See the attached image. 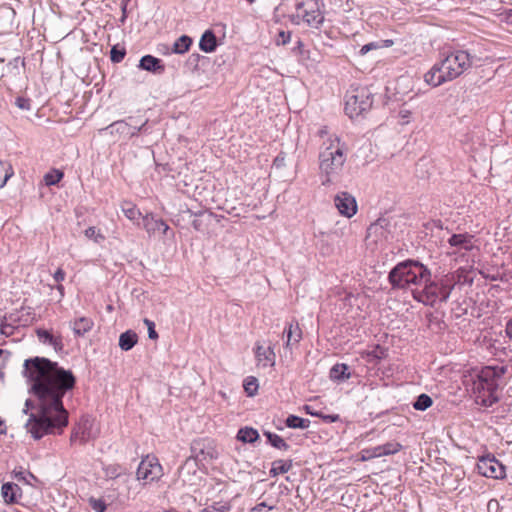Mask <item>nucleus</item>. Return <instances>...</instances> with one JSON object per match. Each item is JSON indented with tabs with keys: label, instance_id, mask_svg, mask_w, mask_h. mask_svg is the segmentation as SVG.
I'll list each match as a JSON object with an SVG mask.
<instances>
[{
	"label": "nucleus",
	"instance_id": "obj_1",
	"mask_svg": "<svg viewBox=\"0 0 512 512\" xmlns=\"http://www.w3.org/2000/svg\"><path fill=\"white\" fill-rule=\"evenodd\" d=\"M24 375L31 383V393L36 397V403L27 399L23 409L25 414L29 409H35L25 423L27 433L35 440L48 434L62 433L68 425V411L63 405V397L74 389L76 377L72 371L43 357L26 359Z\"/></svg>",
	"mask_w": 512,
	"mask_h": 512
},
{
	"label": "nucleus",
	"instance_id": "obj_2",
	"mask_svg": "<svg viewBox=\"0 0 512 512\" xmlns=\"http://www.w3.org/2000/svg\"><path fill=\"white\" fill-rule=\"evenodd\" d=\"M506 368L503 366H486L472 380V392L477 404L491 407L499 400V388Z\"/></svg>",
	"mask_w": 512,
	"mask_h": 512
},
{
	"label": "nucleus",
	"instance_id": "obj_3",
	"mask_svg": "<svg viewBox=\"0 0 512 512\" xmlns=\"http://www.w3.org/2000/svg\"><path fill=\"white\" fill-rule=\"evenodd\" d=\"M346 146L337 136L323 143L319 154V170L323 185L336 182L346 162Z\"/></svg>",
	"mask_w": 512,
	"mask_h": 512
},
{
	"label": "nucleus",
	"instance_id": "obj_4",
	"mask_svg": "<svg viewBox=\"0 0 512 512\" xmlns=\"http://www.w3.org/2000/svg\"><path fill=\"white\" fill-rule=\"evenodd\" d=\"M431 278L430 270L417 260H405L398 263L388 275L392 287L419 291L423 283Z\"/></svg>",
	"mask_w": 512,
	"mask_h": 512
},
{
	"label": "nucleus",
	"instance_id": "obj_5",
	"mask_svg": "<svg viewBox=\"0 0 512 512\" xmlns=\"http://www.w3.org/2000/svg\"><path fill=\"white\" fill-rule=\"evenodd\" d=\"M455 281L452 276L446 275L438 281H432L431 278L423 283L422 289L414 291V298L425 305L433 306L436 302H446L452 290Z\"/></svg>",
	"mask_w": 512,
	"mask_h": 512
},
{
	"label": "nucleus",
	"instance_id": "obj_6",
	"mask_svg": "<svg viewBox=\"0 0 512 512\" xmlns=\"http://www.w3.org/2000/svg\"><path fill=\"white\" fill-rule=\"evenodd\" d=\"M439 55V63L449 81L458 78L471 66V59L466 51H441Z\"/></svg>",
	"mask_w": 512,
	"mask_h": 512
},
{
	"label": "nucleus",
	"instance_id": "obj_7",
	"mask_svg": "<svg viewBox=\"0 0 512 512\" xmlns=\"http://www.w3.org/2000/svg\"><path fill=\"white\" fill-rule=\"evenodd\" d=\"M372 104L373 96L367 87L353 88L346 95L345 112L353 119L369 111Z\"/></svg>",
	"mask_w": 512,
	"mask_h": 512
},
{
	"label": "nucleus",
	"instance_id": "obj_8",
	"mask_svg": "<svg viewBox=\"0 0 512 512\" xmlns=\"http://www.w3.org/2000/svg\"><path fill=\"white\" fill-rule=\"evenodd\" d=\"M295 7L297 16L312 28H318L324 20L319 0H297Z\"/></svg>",
	"mask_w": 512,
	"mask_h": 512
},
{
	"label": "nucleus",
	"instance_id": "obj_9",
	"mask_svg": "<svg viewBox=\"0 0 512 512\" xmlns=\"http://www.w3.org/2000/svg\"><path fill=\"white\" fill-rule=\"evenodd\" d=\"M162 476L163 469L156 456L146 455L142 458L136 472L137 480H143L146 484L158 481Z\"/></svg>",
	"mask_w": 512,
	"mask_h": 512
},
{
	"label": "nucleus",
	"instance_id": "obj_10",
	"mask_svg": "<svg viewBox=\"0 0 512 512\" xmlns=\"http://www.w3.org/2000/svg\"><path fill=\"white\" fill-rule=\"evenodd\" d=\"M142 227L150 238L169 237L173 239L175 236L169 225L152 212L146 213L142 217Z\"/></svg>",
	"mask_w": 512,
	"mask_h": 512
},
{
	"label": "nucleus",
	"instance_id": "obj_11",
	"mask_svg": "<svg viewBox=\"0 0 512 512\" xmlns=\"http://www.w3.org/2000/svg\"><path fill=\"white\" fill-rule=\"evenodd\" d=\"M98 430L94 428V421L89 417H82L73 428L70 436L71 444L84 445L97 437Z\"/></svg>",
	"mask_w": 512,
	"mask_h": 512
},
{
	"label": "nucleus",
	"instance_id": "obj_12",
	"mask_svg": "<svg viewBox=\"0 0 512 512\" xmlns=\"http://www.w3.org/2000/svg\"><path fill=\"white\" fill-rule=\"evenodd\" d=\"M479 474L493 479H502L505 477V466L501 464L494 456H483L477 462Z\"/></svg>",
	"mask_w": 512,
	"mask_h": 512
},
{
	"label": "nucleus",
	"instance_id": "obj_13",
	"mask_svg": "<svg viewBox=\"0 0 512 512\" xmlns=\"http://www.w3.org/2000/svg\"><path fill=\"white\" fill-rule=\"evenodd\" d=\"M334 203L339 213L347 218H351L357 212L356 200L347 192L338 193L334 198Z\"/></svg>",
	"mask_w": 512,
	"mask_h": 512
},
{
	"label": "nucleus",
	"instance_id": "obj_14",
	"mask_svg": "<svg viewBox=\"0 0 512 512\" xmlns=\"http://www.w3.org/2000/svg\"><path fill=\"white\" fill-rule=\"evenodd\" d=\"M147 121H144L140 125H133L131 123L126 122L125 120L115 121L106 127V130H109L111 134H119L126 137L136 136L146 125Z\"/></svg>",
	"mask_w": 512,
	"mask_h": 512
},
{
	"label": "nucleus",
	"instance_id": "obj_15",
	"mask_svg": "<svg viewBox=\"0 0 512 512\" xmlns=\"http://www.w3.org/2000/svg\"><path fill=\"white\" fill-rule=\"evenodd\" d=\"M424 82L433 87H439L446 82H450L447 78L443 68L439 61L436 62L423 76Z\"/></svg>",
	"mask_w": 512,
	"mask_h": 512
},
{
	"label": "nucleus",
	"instance_id": "obj_16",
	"mask_svg": "<svg viewBox=\"0 0 512 512\" xmlns=\"http://www.w3.org/2000/svg\"><path fill=\"white\" fill-rule=\"evenodd\" d=\"M138 68L154 75H162L165 72L163 61L149 54L141 57Z\"/></svg>",
	"mask_w": 512,
	"mask_h": 512
},
{
	"label": "nucleus",
	"instance_id": "obj_17",
	"mask_svg": "<svg viewBox=\"0 0 512 512\" xmlns=\"http://www.w3.org/2000/svg\"><path fill=\"white\" fill-rule=\"evenodd\" d=\"M255 357L258 366L266 368L275 365L276 355L272 346L264 347L257 343L255 346Z\"/></svg>",
	"mask_w": 512,
	"mask_h": 512
},
{
	"label": "nucleus",
	"instance_id": "obj_18",
	"mask_svg": "<svg viewBox=\"0 0 512 512\" xmlns=\"http://www.w3.org/2000/svg\"><path fill=\"white\" fill-rule=\"evenodd\" d=\"M448 244L457 251H471L475 247L474 236L468 233L453 234L448 239Z\"/></svg>",
	"mask_w": 512,
	"mask_h": 512
},
{
	"label": "nucleus",
	"instance_id": "obj_19",
	"mask_svg": "<svg viewBox=\"0 0 512 512\" xmlns=\"http://www.w3.org/2000/svg\"><path fill=\"white\" fill-rule=\"evenodd\" d=\"M283 335L287 340L285 348H290L292 345L297 344L302 339V330L297 321H292L284 328Z\"/></svg>",
	"mask_w": 512,
	"mask_h": 512
},
{
	"label": "nucleus",
	"instance_id": "obj_20",
	"mask_svg": "<svg viewBox=\"0 0 512 512\" xmlns=\"http://www.w3.org/2000/svg\"><path fill=\"white\" fill-rule=\"evenodd\" d=\"M94 323L92 319L87 317H80L78 319H75L73 322L70 323V326L76 336H84L86 333H88Z\"/></svg>",
	"mask_w": 512,
	"mask_h": 512
},
{
	"label": "nucleus",
	"instance_id": "obj_21",
	"mask_svg": "<svg viewBox=\"0 0 512 512\" xmlns=\"http://www.w3.org/2000/svg\"><path fill=\"white\" fill-rule=\"evenodd\" d=\"M1 493L5 502L16 503L21 496V489L17 484L8 482L2 485Z\"/></svg>",
	"mask_w": 512,
	"mask_h": 512
},
{
	"label": "nucleus",
	"instance_id": "obj_22",
	"mask_svg": "<svg viewBox=\"0 0 512 512\" xmlns=\"http://www.w3.org/2000/svg\"><path fill=\"white\" fill-rule=\"evenodd\" d=\"M37 336L39 340L43 343H48L53 346V348L58 351L63 347L62 338L60 336H54L49 331L44 329L37 330Z\"/></svg>",
	"mask_w": 512,
	"mask_h": 512
},
{
	"label": "nucleus",
	"instance_id": "obj_23",
	"mask_svg": "<svg viewBox=\"0 0 512 512\" xmlns=\"http://www.w3.org/2000/svg\"><path fill=\"white\" fill-rule=\"evenodd\" d=\"M137 341V334L132 330H128L120 335L119 347L124 351H129L135 346Z\"/></svg>",
	"mask_w": 512,
	"mask_h": 512
},
{
	"label": "nucleus",
	"instance_id": "obj_24",
	"mask_svg": "<svg viewBox=\"0 0 512 512\" xmlns=\"http://www.w3.org/2000/svg\"><path fill=\"white\" fill-rule=\"evenodd\" d=\"M258 438V431L252 427L241 428L237 433V440L243 443H254Z\"/></svg>",
	"mask_w": 512,
	"mask_h": 512
},
{
	"label": "nucleus",
	"instance_id": "obj_25",
	"mask_svg": "<svg viewBox=\"0 0 512 512\" xmlns=\"http://www.w3.org/2000/svg\"><path fill=\"white\" fill-rule=\"evenodd\" d=\"M121 210L124 215L131 221L138 220L142 218L144 215L140 212V210L130 201H123L121 204Z\"/></svg>",
	"mask_w": 512,
	"mask_h": 512
},
{
	"label": "nucleus",
	"instance_id": "obj_26",
	"mask_svg": "<svg viewBox=\"0 0 512 512\" xmlns=\"http://www.w3.org/2000/svg\"><path fill=\"white\" fill-rule=\"evenodd\" d=\"M218 45L215 34H202L199 47L204 52H213Z\"/></svg>",
	"mask_w": 512,
	"mask_h": 512
},
{
	"label": "nucleus",
	"instance_id": "obj_27",
	"mask_svg": "<svg viewBox=\"0 0 512 512\" xmlns=\"http://www.w3.org/2000/svg\"><path fill=\"white\" fill-rule=\"evenodd\" d=\"M264 436H266L269 444L276 449L286 451L290 447L281 436L275 433H272L270 431H264Z\"/></svg>",
	"mask_w": 512,
	"mask_h": 512
},
{
	"label": "nucleus",
	"instance_id": "obj_28",
	"mask_svg": "<svg viewBox=\"0 0 512 512\" xmlns=\"http://www.w3.org/2000/svg\"><path fill=\"white\" fill-rule=\"evenodd\" d=\"M292 468L291 460H275L272 463V467L270 469V475L277 476L279 474L287 473Z\"/></svg>",
	"mask_w": 512,
	"mask_h": 512
},
{
	"label": "nucleus",
	"instance_id": "obj_29",
	"mask_svg": "<svg viewBox=\"0 0 512 512\" xmlns=\"http://www.w3.org/2000/svg\"><path fill=\"white\" fill-rule=\"evenodd\" d=\"M348 365L346 364H335L330 370V378L333 380H344L350 377Z\"/></svg>",
	"mask_w": 512,
	"mask_h": 512
},
{
	"label": "nucleus",
	"instance_id": "obj_30",
	"mask_svg": "<svg viewBox=\"0 0 512 512\" xmlns=\"http://www.w3.org/2000/svg\"><path fill=\"white\" fill-rule=\"evenodd\" d=\"M285 424L287 427L293 429H307L310 425V420L296 415H289L285 420Z\"/></svg>",
	"mask_w": 512,
	"mask_h": 512
},
{
	"label": "nucleus",
	"instance_id": "obj_31",
	"mask_svg": "<svg viewBox=\"0 0 512 512\" xmlns=\"http://www.w3.org/2000/svg\"><path fill=\"white\" fill-rule=\"evenodd\" d=\"M191 44L192 39L188 37L186 34H183L174 42L172 51L176 54H183L186 51H188Z\"/></svg>",
	"mask_w": 512,
	"mask_h": 512
},
{
	"label": "nucleus",
	"instance_id": "obj_32",
	"mask_svg": "<svg viewBox=\"0 0 512 512\" xmlns=\"http://www.w3.org/2000/svg\"><path fill=\"white\" fill-rule=\"evenodd\" d=\"M3 173V179L0 180V189H2L7 181L14 175V169L11 163L0 160V175Z\"/></svg>",
	"mask_w": 512,
	"mask_h": 512
},
{
	"label": "nucleus",
	"instance_id": "obj_33",
	"mask_svg": "<svg viewBox=\"0 0 512 512\" xmlns=\"http://www.w3.org/2000/svg\"><path fill=\"white\" fill-rule=\"evenodd\" d=\"M433 404L432 398L427 394H421L417 397L416 401L413 403V407L419 411H425Z\"/></svg>",
	"mask_w": 512,
	"mask_h": 512
},
{
	"label": "nucleus",
	"instance_id": "obj_34",
	"mask_svg": "<svg viewBox=\"0 0 512 512\" xmlns=\"http://www.w3.org/2000/svg\"><path fill=\"white\" fill-rule=\"evenodd\" d=\"M244 390L248 396L256 395L258 391V380L253 376H249L244 380Z\"/></svg>",
	"mask_w": 512,
	"mask_h": 512
},
{
	"label": "nucleus",
	"instance_id": "obj_35",
	"mask_svg": "<svg viewBox=\"0 0 512 512\" xmlns=\"http://www.w3.org/2000/svg\"><path fill=\"white\" fill-rule=\"evenodd\" d=\"M64 174L60 170H52L51 172L45 174L44 181L47 186L56 185L63 178Z\"/></svg>",
	"mask_w": 512,
	"mask_h": 512
},
{
	"label": "nucleus",
	"instance_id": "obj_36",
	"mask_svg": "<svg viewBox=\"0 0 512 512\" xmlns=\"http://www.w3.org/2000/svg\"><path fill=\"white\" fill-rule=\"evenodd\" d=\"M85 236L89 239H92L95 243H102L105 240V236L100 232V230H97L95 227L91 226L88 227L85 232Z\"/></svg>",
	"mask_w": 512,
	"mask_h": 512
},
{
	"label": "nucleus",
	"instance_id": "obj_37",
	"mask_svg": "<svg viewBox=\"0 0 512 512\" xmlns=\"http://www.w3.org/2000/svg\"><path fill=\"white\" fill-rule=\"evenodd\" d=\"M393 44V41L392 40H385V41H382V42H371L369 44H366L364 46H362L361 50H360V53L362 55L366 54L368 51L372 50V49H377V48H380V47H389Z\"/></svg>",
	"mask_w": 512,
	"mask_h": 512
},
{
	"label": "nucleus",
	"instance_id": "obj_38",
	"mask_svg": "<svg viewBox=\"0 0 512 512\" xmlns=\"http://www.w3.org/2000/svg\"><path fill=\"white\" fill-rule=\"evenodd\" d=\"M126 55L125 48L119 49L117 45H114L110 52L111 61L114 63H120Z\"/></svg>",
	"mask_w": 512,
	"mask_h": 512
},
{
	"label": "nucleus",
	"instance_id": "obj_39",
	"mask_svg": "<svg viewBox=\"0 0 512 512\" xmlns=\"http://www.w3.org/2000/svg\"><path fill=\"white\" fill-rule=\"evenodd\" d=\"M88 503H89L90 507L95 512H105V510L107 508V505H106L105 501L102 500V499H97V498H94V497H90L88 499Z\"/></svg>",
	"mask_w": 512,
	"mask_h": 512
},
{
	"label": "nucleus",
	"instance_id": "obj_40",
	"mask_svg": "<svg viewBox=\"0 0 512 512\" xmlns=\"http://www.w3.org/2000/svg\"><path fill=\"white\" fill-rule=\"evenodd\" d=\"M381 446H382L386 456L393 455V454L399 452L402 448V445L398 442H387Z\"/></svg>",
	"mask_w": 512,
	"mask_h": 512
},
{
	"label": "nucleus",
	"instance_id": "obj_41",
	"mask_svg": "<svg viewBox=\"0 0 512 512\" xmlns=\"http://www.w3.org/2000/svg\"><path fill=\"white\" fill-rule=\"evenodd\" d=\"M144 324L148 329V337L152 340L158 339V333L155 330V323L147 318L144 319Z\"/></svg>",
	"mask_w": 512,
	"mask_h": 512
},
{
	"label": "nucleus",
	"instance_id": "obj_42",
	"mask_svg": "<svg viewBox=\"0 0 512 512\" xmlns=\"http://www.w3.org/2000/svg\"><path fill=\"white\" fill-rule=\"evenodd\" d=\"M106 476L117 478L120 475V467L118 465H109L105 468Z\"/></svg>",
	"mask_w": 512,
	"mask_h": 512
},
{
	"label": "nucleus",
	"instance_id": "obj_43",
	"mask_svg": "<svg viewBox=\"0 0 512 512\" xmlns=\"http://www.w3.org/2000/svg\"><path fill=\"white\" fill-rule=\"evenodd\" d=\"M385 222V220L383 219H379L377 220L375 223H372L369 227H368V236H371L372 234H376L378 233V231L380 229H383V225L382 223Z\"/></svg>",
	"mask_w": 512,
	"mask_h": 512
},
{
	"label": "nucleus",
	"instance_id": "obj_44",
	"mask_svg": "<svg viewBox=\"0 0 512 512\" xmlns=\"http://www.w3.org/2000/svg\"><path fill=\"white\" fill-rule=\"evenodd\" d=\"M373 449L372 447L371 448H365V449H362L359 453V458L361 461H369L371 459H374L375 456L374 454L372 453Z\"/></svg>",
	"mask_w": 512,
	"mask_h": 512
},
{
	"label": "nucleus",
	"instance_id": "obj_45",
	"mask_svg": "<svg viewBox=\"0 0 512 512\" xmlns=\"http://www.w3.org/2000/svg\"><path fill=\"white\" fill-rule=\"evenodd\" d=\"M286 153L280 152L273 161V165L276 168H282L285 166Z\"/></svg>",
	"mask_w": 512,
	"mask_h": 512
},
{
	"label": "nucleus",
	"instance_id": "obj_46",
	"mask_svg": "<svg viewBox=\"0 0 512 512\" xmlns=\"http://www.w3.org/2000/svg\"><path fill=\"white\" fill-rule=\"evenodd\" d=\"M292 34H277L275 42L277 45H286L291 41Z\"/></svg>",
	"mask_w": 512,
	"mask_h": 512
},
{
	"label": "nucleus",
	"instance_id": "obj_47",
	"mask_svg": "<svg viewBox=\"0 0 512 512\" xmlns=\"http://www.w3.org/2000/svg\"><path fill=\"white\" fill-rule=\"evenodd\" d=\"M16 105L23 110H29L30 109V100L23 98V97H18L16 99Z\"/></svg>",
	"mask_w": 512,
	"mask_h": 512
},
{
	"label": "nucleus",
	"instance_id": "obj_48",
	"mask_svg": "<svg viewBox=\"0 0 512 512\" xmlns=\"http://www.w3.org/2000/svg\"><path fill=\"white\" fill-rule=\"evenodd\" d=\"M0 332L5 336H10L14 332V326L10 324H2Z\"/></svg>",
	"mask_w": 512,
	"mask_h": 512
},
{
	"label": "nucleus",
	"instance_id": "obj_49",
	"mask_svg": "<svg viewBox=\"0 0 512 512\" xmlns=\"http://www.w3.org/2000/svg\"><path fill=\"white\" fill-rule=\"evenodd\" d=\"M66 273L62 268H58L54 273L53 278L57 283H61L65 279Z\"/></svg>",
	"mask_w": 512,
	"mask_h": 512
},
{
	"label": "nucleus",
	"instance_id": "obj_50",
	"mask_svg": "<svg viewBox=\"0 0 512 512\" xmlns=\"http://www.w3.org/2000/svg\"><path fill=\"white\" fill-rule=\"evenodd\" d=\"M274 506H268L265 502L259 503L252 512H262L264 509L272 510Z\"/></svg>",
	"mask_w": 512,
	"mask_h": 512
},
{
	"label": "nucleus",
	"instance_id": "obj_51",
	"mask_svg": "<svg viewBox=\"0 0 512 512\" xmlns=\"http://www.w3.org/2000/svg\"><path fill=\"white\" fill-rule=\"evenodd\" d=\"M505 334L512 341V318L506 322Z\"/></svg>",
	"mask_w": 512,
	"mask_h": 512
},
{
	"label": "nucleus",
	"instance_id": "obj_52",
	"mask_svg": "<svg viewBox=\"0 0 512 512\" xmlns=\"http://www.w3.org/2000/svg\"><path fill=\"white\" fill-rule=\"evenodd\" d=\"M372 449V453L374 454L375 458L386 456L381 445L372 447Z\"/></svg>",
	"mask_w": 512,
	"mask_h": 512
},
{
	"label": "nucleus",
	"instance_id": "obj_53",
	"mask_svg": "<svg viewBox=\"0 0 512 512\" xmlns=\"http://www.w3.org/2000/svg\"><path fill=\"white\" fill-rule=\"evenodd\" d=\"M321 418H323L328 423H333L339 420V415H323L321 413Z\"/></svg>",
	"mask_w": 512,
	"mask_h": 512
},
{
	"label": "nucleus",
	"instance_id": "obj_54",
	"mask_svg": "<svg viewBox=\"0 0 512 512\" xmlns=\"http://www.w3.org/2000/svg\"><path fill=\"white\" fill-rule=\"evenodd\" d=\"M305 410L308 414L312 415V416H317V417H320L321 416V413L320 412H315L313 410H311V407L310 406H305Z\"/></svg>",
	"mask_w": 512,
	"mask_h": 512
},
{
	"label": "nucleus",
	"instance_id": "obj_55",
	"mask_svg": "<svg viewBox=\"0 0 512 512\" xmlns=\"http://www.w3.org/2000/svg\"><path fill=\"white\" fill-rule=\"evenodd\" d=\"M505 21L508 23V24H511L512 25V10H510L509 12L506 13L505 15Z\"/></svg>",
	"mask_w": 512,
	"mask_h": 512
},
{
	"label": "nucleus",
	"instance_id": "obj_56",
	"mask_svg": "<svg viewBox=\"0 0 512 512\" xmlns=\"http://www.w3.org/2000/svg\"><path fill=\"white\" fill-rule=\"evenodd\" d=\"M296 42H297V45H298V46H297V49H298L299 54L304 55V51H303V49H302V47H303V42H302L301 40H299V39H297V41H296Z\"/></svg>",
	"mask_w": 512,
	"mask_h": 512
},
{
	"label": "nucleus",
	"instance_id": "obj_57",
	"mask_svg": "<svg viewBox=\"0 0 512 512\" xmlns=\"http://www.w3.org/2000/svg\"><path fill=\"white\" fill-rule=\"evenodd\" d=\"M57 290L59 291V294H60V298H62L64 296V287L63 285H61L60 283L57 285Z\"/></svg>",
	"mask_w": 512,
	"mask_h": 512
},
{
	"label": "nucleus",
	"instance_id": "obj_58",
	"mask_svg": "<svg viewBox=\"0 0 512 512\" xmlns=\"http://www.w3.org/2000/svg\"><path fill=\"white\" fill-rule=\"evenodd\" d=\"M199 59H200L199 55H195V54H192V55L190 56V58H189V60H190V61H191V60H194V61H196V62H197V61H199Z\"/></svg>",
	"mask_w": 512,
	"mask_h": 512
},
{
	"label": "nucleus",
	"instance_id": "obj_59",
	"mask_svg": "<svg viewBox=\"0 0 512 512\" xmlns=\"http://www.w3.org/2000/svg\"><path fill=\"white\" fill-rule=\"evenodd\" d=\"M204 32L209 33L212 32L210 29H206Z\"/></svg>",
	"mask_w": 512,
	"mask_h": 512
},
{
	"label": "nucleus",
	"instance_id": "obj_60",
	"mask_svg": "<svg viewBox=\"0 0 512 512\" xmlns=\"http://www.w3.org/2000/svg\"><path fill=\"white\" fill-rule=\"evenodd\" d=\"M2 433H5V431L4 430H0V434H2Z\"/></svg>",
	"mask_w": 512,
	"mask_h": 512
},
{
	"label": "nucleus",
	"instance_id": "obj_61",
	"mask_svg": "<svg viewBox=\"0 0 512 512\" xmlns=\"http://www.w3.org/2000/svg\"><path fill=\"white\" fill-rule=\"evenodd\" d=\"M2 424H3V421L0 419V425H2Z\"/></svg>",
	"mask_w": 512,
	"mask_h": 512
},
{
	"label": "nucleus",
	"instance_id": "obj_62",
	"mask_svg": "<svg viewBox=\"0 0 512 512\" xmlns=\"http://www.w3.org/2000/svg\"><path fill=\"white\" fill-rule=\"evenodd\" d=\"M249 2H252L253 0H248Z\"/></svg>",
	"mask_w": 512,
	"mask_h": 512
}]
</instances>
